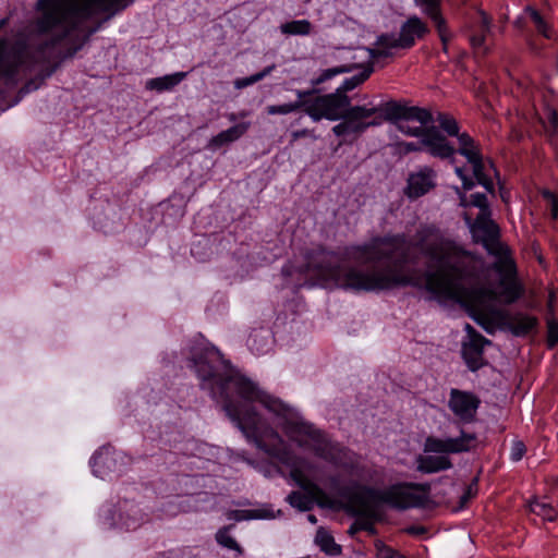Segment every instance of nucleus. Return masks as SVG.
<instances>
[{
  "label": "nucleus",
  "instance_id": "nucleus-43",
  "mask_svg": "<svg viewBox=\"0 0 558 558\" xmlns=\"http://www.w3.org/2000/svg\"><path fill=\"white\" fill-rule=\"evenodd\" d=\"M549 123H550L553 130L555 131L557 129V124H558V117L555 111L549 113Z\"/></svg>",
  "mask_w": 558,
  "mask_h": 558
},
{
  "label": "nucleus",
  "instance_id": "nucleus-3",
  "mask_svg": "<svg viewBox=\"0 0 558 558\" xmlns=\"http://www.w3.org/2000/svg\"><path fill=\"white\" fill-rule=\"evenodd\" d=\"M409 244L404 234L375 236L350 245L340 256L319 247L308 259V269L322 281L353 291H383L421 284L415 271L404 269Z\"/></svg>",
  "mask_w": 558,
  "mask_h": 558
},
{
  "label": "nucleus",
  "instance_id": "nucleus-9",
  "mask_svg": "<svg viewBox=\"0 0 558 558\" xmlns=\"http://www.w3.org/2000/svg\"><path fill=\"white\" fill-rule=\"evenodd\" d=\"M477 437L473 433L461 430L459 437L441 439L435 436H428L424 442V452L439 453L446 456L450 453L466 452L476 447Z\"/></svg>",
  "mask_w": 558,
  "mask_h": 558
},
{
  "label": "nucleus",
  "instance_id": "nucleus-28",
  "mask_svg": "<svg viewBox=\"0 0 558 558\" xmlns=\"http://www.w3.org/2000/svg\"><path fill=\"white\" fill-rule=\"evenodd\" d=\"M233 527V525H228L221 527L217 534H216V541L219 545L238 551L239 554H242L241 546L236 543V541L229 534L230 529Z\"/></svg>",
  "mask_w": 558,
  "mask_h": 558
},
{
  "label": "nucleus",
  "instance_id": "nucleus-15",
  "mask_svg": "<svg viewBox=\"0 0 558 558\" xmlns=\"http://www.w3.org/2000/svg\"><path fill=\"white\" fill-rule=\"evenodd\" d=\"M436 173L433 169L424 167L417 172L410 174L405 193L410 198H417L425 195L435 186Z\"/></svg>",
  "mask_w": 558,
  "mask_h": 558
},
{
  "label": "nucleus",
  "instance_id": "nucleus-24",
  "mask_svg": "<svg viewBox=\"0 0 558 558\" xmlns=\"http://www.w3.org/2000/svg\"><path fill=\"white\" fill-rule=\"evenodd\" d=\"M227 518L229 520L243 521V520H252V519H269L274 518L271 511L266 509H255V510H230L227 512Z\"/></svg>",
  "mask_w": 558,
  "mask_h": 558
},
{
  "label": "nucleus",
  "instance_id": "nucleus-44",
  "mask_svg": "<svg viewBox=\"0 0 558 558\" xmlns=\"http://www.w3.org/2000/svg\"><path fill=\"white\" fill-rule=\"evenodd\" d=\"M462 184L465 191H469L474 186L473 180L468 177L462 180Z\"/></svg>",
  "mask_w": 558,
  "mask_h": 558
},
{
  "label": "nucleus",
  "instance_id": "nucleus-5",
  "mask_svg": "<svg viewBox=\"0 0 558 558\" xmlns=\"http://www.w3.org/2000/svg\"><path fill=\"white\" fill-rule=\"evenodd\" d=\"M373 63L363 66V70L343 83L333 92L325 95H318V101L324 109L326 120L338 121L332 128V133L338 137L347 135L360 136L371 126H377L381 123L380 119L373 118L379 109L377 107L352 106L351 98L347 95L363 84L373 73Z\"/></svg>",
  "mask_w": 558,
  "mask_h": 558
},
{
  "label": "nucleus",
  "instance_id": "nucleus-45",
  "mask_svg": "<svg viewBox=\"0 0 558 558\" xmlns=\"http://www.w3.org/2000/svg\"><path fill=\"white\" fill-rule=\"evenodd\" d=\"M359 531H361V529H360V527H357V525H356V521H355V522L350 526V529H349V533H350L351 535H353V534H355V533H356V532H359Z\"/></svg>",
  "mask_w": 558,
  "mask_h": 558
},
{
  "label": "nucleus",
  "instance_id": "nucleus-42",
  "mask_svg": "<svg viewBox=\"0 0 558 558\" xmlns=\"http://www.w3.org/2000/svg\"><path fill=\"white\" fill-rule=\"evenodd\" d=\"M306 136H313V132L308 129L298 130L292 133L293 140H298V138L306 137Z\"/></svg>",
  "mask_w": 558,
  "mask_h": 558
},
{
  "label": "nucleus",
  "instance_id": "nucleus-30",
  "mask_svg": "<svg viewBox=\"0 0 558 558\" xmlns=\"http://www.w3.org/2000/svg\"><path fill=\"white\" fill-rule=\"evenodd\" d=\"M274 69H275V64L269 65V66L265 68L263 71H260L256 74H253L248 77L236 78L234 81V87L238 89H241V88L247 87L250 85H253V84L262 81L267 75H269Z\"/></svg>",
  "mask_w": 558,
  "mask_h": 558
},
{
  "label": "nucleus",
  "instance_id": "nucleus-37",
  "mask_svg": "<svg viewBox=\"0 0 558 558\" xmlns=\"http://www.w3.org/2000/svg\"><path fill=\"white\" fill-rule=\"evenodd\" d=\"M376 557L377 558H392L396 550L385 545L381 541L375 542Z\"/></svg>",
  "mask_w": 558,
  "mask_h": 558
},
{
  "label": "nucleus",
  "instance_id": "nucleus-25",
  "mask_svg": "<svg viewBox=\"0 0 558 558\" xmlns=\"http://www.w3.org/2000/svg\"><path fill=\"white\" fill-rule=\"evenodd\" d=\"M490 32V20L485 12H480L478 32L470 37L473 48L480 49L485 41L486 34Z\"/></svg>",
  "mask_w": 558,
  "mask_h": 558
},
{
  "label": "nucleus",
  "instance_id": "nucleus-31",
  "mask_svg": "<svg viewBox=\"0 0 558 558\" xmlns=\"http://www.w3.org/2000/svg\"><path fill=\"white\" fill-rule=\"evenodd\" d=\"M437 122L442 131H445L449 136L459 137V125L456 119L449 117L445 113H439L437 117Z\"/></svg>",
  "mask_w": 558,
  "mask_h": 558
},
{
  "label": "nucleus",
  "instance_id": "nucleus-13",
  "mask_svg": "<svg viewBox=\"0 0 558 558\" xmlns=\"http://www.w3.org/2000/svg\"><path fill=\"white\" fill-rule=\"evenodd\" d=\"M429 33L428 25L418 16H409L400 26V49L412 48L416 40L423 39Z\"/></svg>",
  "mask_w": 558,
  "mask_h": 558
},
{
  "label": "nucleus",
  "instance_id": "nucleus-2",
  "mask_svg": "<svg viewBox=\"0 0 558 558\" xmlns=\"http://www.w3.org/2000/svg\"><path fill=\"white\" fill-rule=\"evenodd\" d=\"M416 246L428 258L434 270L425 278L426 289L445 299L458 302L486 332L507 327L514 336L523 337L538 325L535 316L509 313L498 308L497 300L505 302L500 292L483 284L488 268L484 259L446 238L435 228H423L417 234Z\"/></svg>",
  "mask_w": 558,
  "mask_h": 558
},
{
  "label": "nucleus",
  "instance_id": "nucleus-49",
  "mask_svg": "<svg viewBox=\"0 0 558 558\" xmlns=\"http://www.w3.org/2000/svg\"><path fill=\"white\" fill-rule=\"evenodd\" d=\"M308 521L312 522V523H316V518L314 514H308Z\"/></svg>",
  "mask_w": 558,
  "mask_h": 558
},
{
  "label": "nucleus",
  "instance_id": "nucleus-21",
  "mask_svg": "<svg viewBox=\"0 0 558 558\" xmlns=\"http://www.w3.org/2000/svg\"><path fill=\"white\" fill-rule=\"evenodd\" d=\"M459 148L458 153L466 158V160L475 161L477 157L482 156L478 146L468 133H461L458 137Z\"/></svg>",
  "mask_w": 558,
  "mask_h": 558
},
{
  "label": "nucleus",
  "instance_id": "nucleus-27",
  "mask_svg": "<svg viewBox=\"0 0 558 558\" xmlns=\"http://www.w3.org/2000/svg\"><path fill=\"white\" fill-rule=\"evenodd\" d=\"M460 201H461L462 206L472 205L474 207L480 208L478 215H484V216L492 215V211L489 209V205L487 202V197L485 194H481V193L472 194L470 196L469 202L466 201L465 195L462 194L460 197Z\"/></svg>",
  "mask_w": 558,
  "mask_h": 558
},
{
  "label": "nucleus",
  "instance_id": "nucleus-23",
  "mask_svg": "<svg viewBox=\"0 0 558 558\" xmlns=\"http://www.w3.org/2000/svg\"><path fill=\"white\" fill-rule=\"evenodd\" d=\"M315 542L327 555L337 556L341 554V546L336 544L332 535L324 529L317 531Z\"/></svg>",
  "mask_w": 558,
  "mask_h": 558
},
{
  "label": "nucleus",
  "instance_id": "nucleus-12",
  "mask_svg": "<svg viewBox=\"0 0 558 558\" xmlns=\"http://www.w3.org/2000/svg\"><path fill=\"white\" fill-rule=\"evenodd\" d=\"M448 405L462 422L470 423L474 421L480 399L471 392L451 389Z\"/></svg>",
  "mask_w": 558,
  "mask_h": 558
},
{
  "label": "nucleus",
  "instance_id": "nucleus-33",
  "mask_svg": "<svg viewBox=\"0 0 558 558\" xmlns=\"http://www.w3.org/2000/svg\"><path fill=\"white\" fill-rule=\"evenodd\" d=\"M399 43V35L383 34L377 38L375 46H383L391 51V49H400Z\"/></svg>",
  "mask_w": 558,
  "mask_h": 558
},
{
  "label": "nucleus",
  "instance_id": "nucleus-36",
  "mask_svg": "<svg viewBox=\"0 0 558 558\" xmlns=\"http://www.w3.org/2000/svg\"><path fill=\"white\" fill-rule=\"evenodd\" d=\"M477 493V480L475 478L465 489L464 494L460 497V508H463L469 500Z\"/></svg>",
  "mask_w": 558,
  "mask_h": 558
},
{
  "label": "nucleus",
  "instance_id": "nucleus-47",
  "mask_svg": "<svg viewBox=\"0 0 558 558\" xmlns=\"http://www.w3.org/2000/svg\"><path fill=\"white\" fill-rule=\"evenodd\" d=\"M514 25H515V27H518V28H522V27L524 26L523 19H522V17H519V19L514 22Z\"/></svg>",
  "mask_w": 558,
  "mask_h": 558
},
{
  "label": "nucleus",
  "instance_id": "nucleus-7",
  "mask_svg": "<svg viewBox=\"0 0 558 558\" xmlns=\"http://www.w3.org/2000/svg\"><path fill=\"white\" fill-rule=\"evenodd\" d=\"M471 225L474 241L481 243L488 254L496 260L492 268L499 274V287L506 303H514L524 294V287L517 276V266L510 255L509 247L500 241L498 225L490 219V215H477Z\"/></svg>",
  "mask_w": 558,
  "mask_h": 558
},
{
  "label": "nucleus",
  "instance_id": "nucleus-22",
  "mask_svg": "<svg viewBox=\"0 0 558 558\" xmlns=\"http://www.w3.org/2000/svg\"><path fill=\"white\" fill-rule=\"evenodd\" d=\"M313 25L308 20H294L280 25L284 35L307 36L312 33Z\"/></svg>",
  "mask_w": 558,
  "mask_h": 558
},
{
  "label": "nucleus",
  "instance_id": "nucleus-26",
  "mask_svg": "<svg viewBox=\"0 0 558 558\" xmlns=\"http://www.w3.org/2000/svg\"><path fill=\"white\" fill-rule=\"evenodd\" d=\"M473 168V174L478 184L483 185L488 192H494L493 181L485 174V163L482 156L477 157L475 161H470Z\"/></svg>",
  "mask_w": 558,
  "mask_h": 558
},
{
  "label": "nucleus",
  "instance_id": "nucleus-16",
  "mask_svg": "<svg viewBox=\"0 0 558 558\" xmlns=\"http://www.w3.org/2000/svg\"><path fill=\"white\" fill-rule=\"evenodd\" d=\"M123 458L121 453L102 449L93 457V471L99 477H105L109 473H120L122 470L118 466V461Z\"/></svg>",
  "mask_w": 558,
  "mask_h": 558
},
{
  "label": "nucleus",
  "instance_id": "nucleus-50",
  "mask_svg": "<svg viewBox=\"0 0 558 558\" xmlns=\"http://www.w3.org/2000/svg\"><path fill=\"white\" fill-rule=\"evenodd\" d=\"M392 558H404L402 555H400L399 553L395 551V554L392 555Z\"/></svg>",
  "mask_w": 558,
  "mask_h": 558
},
{
  "label": "nucleus",
  "instance_id": "nucleus-48",
  "mask_svg": "<svg viewBox=\"0 0 558 558\" xmlns=\"http://www.w3.org/2000/svg\"><path fill=\"white\" fill-rule=\"evenodd\" d=\"M8 21L7 17L0 20V29L8 24Z\"/></svg>",
  "mask_w": 558,
  "mask_h": 558
},
{
  "label": "nucleus",
  "instance_id": "nucleus-1",
  "mask_svg": "<svg viewBox=\"0 0 558 558\" xmlns=\"http://www.w3.org/2000/svg\"><path fill=\"white\" fill-rule=\"evenodd\" d=\"M191 362L201 379L202 388L219 398L228 416L236 424L248 441L271 457H280L284 442L280 435L255 411L251 404L262 403L268 411L284 420L283 430L300 446H312L315 453L328 461L335 457L328 442L311 425L291 418L292 409L281 400L262 391L246 377L227 368L220 352L214 347H194Z\"/></svg>",
  "mask_w": 558,
  "mask_h": 558
},
{
  "label": "nucleus",
  "instance_id": "nucleus-6",
  "mask_svg": "<svg viewBox=\"0 0 558 558\" xmlns=\"http://www.w3.org/2000/svg\"><path fill=\"white\" fill-rule=\"evenodd\" d=\"M384 110L385 119L393 123L400 132L420 138L418 143H407V151L425 150L439 159H448L454 155V147L440 130L432 124L434 118L429 110L396 101L387 102Z\"/></svg>",
  "mask_w": 558,
  "mask_h": 558
},
{
  "label": "nucleus",
  "instance_id": "nucleus-40",
  "mask_svg": "<svg viewBox=\"0 0 558 558\" xmlns=\"http://www.w3.org/2000/svg\"><path fill=\"white\" fill-rule=\"evenodd\" d=\"M258 333L252 335L248 339V345L251 350L255 351L256 353H262L264 351L263 347L258 345L257 338Z\"/></svg>",
  "mask_w": 558,
  "mask_h": 558
},
{
  "label": "nucleus",
  "instance_id": "nucleus-46",
  "mask_svg": "<svg viewBox=\"0 0 558 558\" xmlns=\"http://www.w3.org/2000/svg\"><path fill=\"white\" fill-rule=\"evenodd\" d=\"M456 173H457V175H458L461 180H463L464 178H466V175L464 174L463 169H462V168H460V167H457V168H456Z\"/></svg>",
  "mask_w": 558,
  "mask_h": 558
},
{
  "label": "nucleus",
  "instance_id": "nucleus-10",
  "mask_svg": "<svg viewBox=\"0 0 558 558\" xmlns=\"http://www.w3.org/2000/svg\"><path fill=\"white\" fill-rule=\"evenodd\" d=\"M464 330L468 333V340L462 343V356L468 367L475 372L484 366V348L490 345L492 341L477 332L470 324H465Z\"/></svg>",
  "mask_w": 558,
  "mask_h": 558
},
{
  "label": "nucleus",
  "instance_id": "nucleus-14",
  "mask_svg": "<svg viewBox=\"0 0 558 558\" xmlns=\"http://www.w3.org/2000/svg\"><path fill=\"white\" fill-rule=\"evenodd\" d=\"M415 2L423 7V12L433 21L442 44V51L447 53L451 33L441 15L439 0H415Z\"/></svg>",
  "mask_w": 558,
  "mask_h": 558
},
{
  "label": "nucleus",
  "instance_id": "nucleus-19",
  "mask_svg": "<svg viewBox=\"0 0 558 558\" xmlns=\"http://www.w3.org/2000/svg\"><path fill=\"white\" fill-rule=\"evenodd\" d=\"M357 68H360L357 64L352 63V64H343V65L323 70L318 76L312 78V81H311V85L313 86L312 89H315L316 90L315 94H316L319 92V89H317V87L319 85L324 84L325 82L333 78L335 76H337L339 74L352 72L353 70H355Z\"/></svg>",
  "mask_w": 558,
  "mask_h": 558
},
{
  "label": "nucleus",
  "instance_id": "nucleus-4",
  "mask_svg": "<svg viewBox=\"0 0 558 558\" xmlns=\"http://www.w3.org/2000/svg\"><path fill=\"white\" fill-rule=\"evenodd\" d=\"M428 484L399 483L386 489L367 485H356L347 489L344 510L357 517V527L371 535L376 534L374 523L381 519L379 506L388 505L398 510L420 507L426 500L429 492Z\"/></svg>",
  "mask_w": 558,
  "mask_h": 558
},
{
  "label": "nucleus",
  "instance_id": "nucleus-18",
  "mask_svg": "<svg viewBox=\"0 0 558 558\" xmlns=\"http://www.w3.org/2000/svg\"><path fill=\"white\" fill-rule=\"evenodd\" d=\"M250 128L248 122H242L236 125L231 126L230 129L220 132L216 136H213L210 141L208 142L207 147L209 149H217L223 145H227L229 143L235 142L239 140L242 135L246 133V131Z\"/></svg>",
  "mask_w": 558,
  "mask_h": 558
},
{
  "label": "nucleus",
  "instance_id": "nucleus-8",
  "mask_svg": "<svg viewBox=\"0 0 558 558\" xmlns=\"http://www.w3.org/2000/svg\"><path fill=\"white\" fill-rule=\"evenodd\" d=\"M315 89H298L295 90L298 100L282 105H271L266 108L268 114H289L302 110L314 122H319L326 119L324 109L318 101V95H315Z\"/></svg>",
  "mask_w": 558,
  "mask_h": 558
},
{
  "label": "nucleus",
  "instance_id": "nucleus-32",
  "mask_svg": "<svg viewBox=\"0 0 558 558\" xmlns=\"http://www.w3.org/2000/svg\"><path fill=\"white\" fill-rule=\"evenodd\" d=\"M525 13L530 16L532 22L535 24L538 33H541L546 38H549L550 35L548 33V26H547L546 22L544 21L543 16L539 14V12L532 7H526Z\"/></svg>",
  "mask_w": 558,
  "mask_h": 558
},
{
  "label": "nucleus",
  "instance_id": "nucleus-34",
  "mask_svg": "<svg viewBox=\"0 0 558 558\" xmlns=\"http://www.w3.org/2000/svg\"><path fill=\"white\" fill-rule=\"evenodd\" d=\"M558 343V322L550 318L547 320V347L553 349Z\"/></svg>",
  "mask_w": 558,
  "mask_h": 558
},
{
  "label": "nucleus",
  "instance_id": "nucleus-29",
  "mask_svg": "<svg viewBox=\"0 0 558 558\" xmlns=\"http://www.w3.org/2000/svg\"><path fill=\"white\" fill-rule=\"evenodd\" d=\"M530 510L537 514L543 517L546 520L553 521L557 517L556 510L545 501L534 500L530 504Z\"/></svg>",
  "mask_w": 558,
  "mask_h": 558
},
{
  "label": "nucleus",
  "instance_id": "nucleus-17",
  "mask_svg": "<svg viewBox=\"0 0 558 558\" xmlns=\"http://www.w3.org/2000/svg\"><path fill=\"white\" fill-rule=\"evenodd\" d=\"M416 469L424 474L437 473L452 468V462L447 456H423L416 458Z\"/></svg>",
  "mask_w": 558,
  "mask_h": 558
},
{
  "label": "nucleus",
  "instance_id": "nucleus-20",
  "mask_svg": "<svg viewBox=\"0 0 558 558\" xmlns=\"http://www.w3.org/2000/svg\"><path fill=\"white\" fill-rule=\"evenodd\" d=\"M184 76L185 73H174L162 77L151 78L146 83V88L157 92L168 90L178 85L184 78Z\"/></svg>",
  "mask_w": 558,
  "mask_h": 558
},
{
  "label": "nucleus",
  "instance_id": "nucleus-35",
  "mask_svg": "<svg viewBox=\"0 0 558 558\" xmlns=\"http://www.w3.org/2000/svg\"><path fill=\"white\" fill-rule=\"evenodd\" d=\"M526 452V447L523 441L514 440L511 446L510 458L512 461H520Z\"/></svg>",
  "mask_w": 558,
  "mask_h": 558
},
{
  "label": "nucleus",
  "instance_id": "nucleus-38",
  "mask_svg": "<svg viewBox=\"0 0 558 558\" xmlns=\"http://www.w3.org/2000/svg\"><path fill=\"white\" fill-rule=\"evenodd\" d=\"M543 197L548 202L550 207L551 217L556 219L558 217V199L550 191H544Z\"/></svg>",
  "mask_w": 558,
  "mask_h": 558
},
{
  "label": "nucleus",
  "instance_id": "nucleus-11",
  "mask_svg": "<svg viewBox=\"0 0 558 558\" xmlns=\"http://www.w3.org/2000/svg\"><path fill=\"white\" fill-rule=\"evenodd\" d=\"M292 475L298 484L308 495L306 496L300 492H292L287 498L292 507L306 511L312 507V499H315L320 504L327 499L326 493L317 484L305 477L301 472L294 471L292 472Z\"/></svg>",
  "mask_w": 558,
  "mask_h": 558
},
{
  "label": "nucleus",
  "instance_id": "nucleus-41",
  "mask_svg": "<svg viewBox=\"0 0 558 558\" xmlns=\"http://www.w3.org/2000/svg\"><path fill=\"white\" fill-rule=\"evenodd\" d=\"M407 533L411 534V535H422L426 532V529L424 526H421V525H413V526H410L405 530Z\"/></svg>",
  "mask_w": 558,
  "mask_h": 558
},
{
  "label": "nucleus",
  "instance_id": "nucleus-39",
  "mask_svg": "<svg viewBox=\"0 0 558 558\" xmlns=\"http://www.w3.org/2000/svg\"><path fill=\"white\" fill-rule=\"evenodd\" d=\"M371 59L388 58L392 56L391 51L383 46H376L367 49Z\"/></svg>",
  "mask_w": 558,
  "mask_h": 558
}]
</instances>
